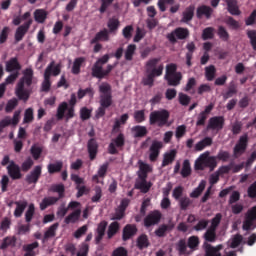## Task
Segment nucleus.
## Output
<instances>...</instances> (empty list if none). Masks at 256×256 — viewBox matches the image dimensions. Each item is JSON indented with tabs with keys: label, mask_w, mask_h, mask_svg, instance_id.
Listing matches in <instances>:
<instances>
[{
	"label": "nucleus",
	"mask_w": 256,
	"mask_h": 256,
	"mask_svg": "<svg viewBox=\"0 0 256 256\" xmlns=\"http://www.w3.org/2000/svg\"><path fill=\"white\" fill-rule=\"evenodd\" d=\"M62 168H63V163L61 161H58L55 164L48 165V172L50 174L58 173L62 170Z\"/></svg>",
	"instance_id": "6e6d98bb"
},
{
	"label": "nucleus",
	"mask_w": 256,
	"mask_h": 256,
	"mask_svg": "<svg viewBox=\"0 0 256 256\" xmlns=\"http://www.w3.org/2000/svg\"><path fill=\"white\" fill-rule=\"evenodd\" d=\"M203 239H205L207 243H215V241H217L216 230L213 228H208L203 234Z\"/></svg>",
	"instance_id": "7c9ffc66"
},
{
	"label": "nucleus",
	"mask_w": 256,
	"mask_h": 256,
	"mask_svg": "<svg viewBox=\"0 0 256 256\" xmlns=\"http://www.w3.org/2000/svg\"><path fill=\"white\" fill-rule=\"evenodd\" d=\"M192 169L191 164L189 160H184L182 163V171H180V175H182L183 178H187L191 175Z\"/></svg>",
	"instance_id": "79ce46f5"
},
{
	"label": "nucleus",
	"mask_w": 256,
	"mask_h": 256,
	"mask_svg": "<svg viewBox=\"0 0 256 256\" xmlns=\"http://www.w3.org/2000/svg\"><path fill=\"white\" fill-rule=\"evenodd\" d=\"M113 143L116 145L118 148H122L125 145V136L123 133L118 134L116 138L113 140Z\"/></svg>",
	"instance_id": "0e129e2a"
},
{
	"label": "nucleus",
	"mask_w": 256,
	"mask_h": 256,
	"mask_svg": "<svg viewBox=\"0 0 256 256\" xmlns=\"http://www.w3.org/2000/svg\"><path fill=\"white\" fill-rule=\"evenodd\" d=\"M107 26L110 34H116L120 27V21L117 18H111L109 19Z\"/></svg>",
	"instance_id": "c9c22d12"
},
{
	"label": "nucleus",
	"mask_w": 256,
	"mask_h": 256,
	"mask_svg": "<svg viewBox=\"0 0 256 256\" xmlns=\"http://www.w3.org/2000/svg\"><path fill=\"white\" fill-rule=\"evenodd\" d=\"M87 147H88V152H89L90 159L94 160L97 156L98 148H99L97 140L94 139V138L90 139L88 141Z\"/></svg>",
	"instance_id": "a211bd4d"
},
{
	"label": "nucleus",
	"mask_w": 256,
	"mask_h": 256,
	"mask_svg": "<svg viewBox=\"0 0 256 256\" xmlns=\"http://www.w3.org/2000/svg\"><path fill=\"white\" fill-rule=\"evenodd\" d=\"M162 218V214L158 210L150 212V214L144 218V227H153V225H158Z\"/></svg>",
	"instance_id": "6e6552de"
},
{
	"label": "nucleus",
	"mask_w": 256,
	"mask_h": 256,
	"mask_svg": "<svg viewBox=\"0 0 256 256\" xmlns=\"http://www.w3.org/2000/svg\"><path fill=\"white\" fill-rule=\"evenodd\" d=\"M34 120V110L32 108H28L24 114V123H31Z\"/></svg>",
	"instance_id": "e2e57ef3"
},
{
	"label": "nucleus",
	"mask_w": 256,
	"mask_h": 256,
	"mask_svg": "<svg viewBox=\"0 0 256 256\" xmlns=\"http://www.w3.org/2000/svg\"><path fill=\"white\" fill-rule=\"evenodd\" d=\"M110 40V32L108 29H103L96 34V36L91 40V44H96L99 42H108Z\"/></svg>",
	"instance_id": "f3484780"
},
{
	"label": "nucleus",
	"mask_w": 256,
	"mask_h": 256,
	"mask_svg": "<svg viewBox=\"0 0 256 256\" xmlns=\"http://www.w3.org/2000/svg\"><path fill=\"white\" fill-rule=\"evenodd\" d=\"M59 201V198L56 197H45L40 203V209L45 210L47 207L56 204Z\"/></svg>",
	"instance_id": "4c0bfd02"
},
{
	"label": "nucleus",
	"mask_w": 256,
	"mask_h": 256,
	"mask_svg": "<svg viewBox=\"0 0 256 256\" xmlns=\"http://www.w3.org/2000/svg\"><path fill=\"white\" fill-rule=\"evenodd\" d=\"M86 61V59L84 57H79L77 59H75L74 63H73V67H72V73L74 75H78L81 72V66L82 64Z\"/></svg>",
	"instance_id": "a19ab883"
},
{
	"label": "nucleus",
	"mask_w": 256,
	"mask_h": 256,
	"mask_svg": "<svg viewBox=\"0 0 256 256\" xmlns=\"http://www.w3.org/2000/svg\"><path fill=\"white\" fill-rule=\"evenodd\" d=\"M205 256H222L221 249H223V245L219 244L216 247L212 246L211 244L204 242L203 244Z\"/></svg>",
	"instance_id": "4468645a"
},
{
	"label": "nucleus",
	"mask_w": 256,
	"mask_h": 256,
	"mask_svg": "<svg viewBox=\"0 0 256 256\" xmlns=\"http://www.w3.org/2000/svg\"><path fill=\"white\" fill-rule=\"evenodd\" d=\"M33 165H34L33 159H32L31 157H28V158L22 163L20 169H21L23 172H28V171L32 168Z\"/></svg>",
	"instance_id": "052dcab7"
},
{
	"label": "nucleus",
	"mask_w": 256,
	"mask_h": 256,
	"mask_svg": "<svg viewBox=\"0 0 256 256\" xmlns=\"http://www.w3.org/2000/svg\"><path fill=\"white\" fill-rule=\"evenodd\" d=\"M199 245H200V239L198 236H190L187 239V247L188 249H190V253H193V251H197Z\"/></svg>",
	"instance_id": "c85d7f7f"
},
{
	"label": "nucleus",
	"mask_w": 256,
	"mask_h": 256,
	"mask_svg": "<svg viewBox=\"0 0 256 256\" xmlns=\"http://www.w3.org/2000/svg\"><path fill=\"white\" fill-rule=\"evenodd\" d=\"M216 75V68L213 65L205 67V78L208 81H213Z\"/></svg>",
	"instance_id": "3c124183"
},
{
	"label": "nucleus",
	"mask_w": 256,
	"mask_h": 256,
	"mask_svg": "<svg viewBox=\"0 0 256 256\" xmlns=\"http://www.w3.org/2000/svg\"><path fill=\"white\" fill-rule=\"evenodd\" d=\"M50 73L49 69L47 70L46 73H44V82L42 83V91L43 92H49L51 88V81H50Z\"/></svg>",
	"instance_id": "603ef678"
},
{
	"label": "nucleus",
	"mask_w": 256,
	"mask_h": 256,
	"mask_svg": "<svg viewBox=\"0 0 256 256\" xmlns=\"http://www.w3.org/2000/svg\"><path fill=\"white\" fill-rule=\"evenodd\" d=\"M190 32L187 28H176L172 31V33L168 34V36H166V38H168V41H170V43L175 44L177 42V39L179 40H185L187 37H189Z\"/></svg>",
	"instance_id": "423d86ee"
},
{
	"label": "nucleus",
	"mask_w": 256,
	"mask_h": 256,
	"mask_svg": "<svg viewBox=\"0 0 256 256\" xmlns=\"http://www.w3.org/2000/svg\"><path fill=\"white\" fill-rule=\"evenodd\" d=\"M80 216H81V210L80 209L75 210L65 218L66 225H70V223H77V221H79L80 219Z\"/></svg>",
	"instance_id": "e433bc0d"
},
{
	"label": "nucleus",
	"mask_w": 256,
	"mask_h": 256,
	"mask_svg": "<svg viewBox=\"0 0 256 256\" xmlns=\"http://www.w3.org/2000/svg\"><path fill=\"white\" fill-rule=\"evenodd\" d=\"M187 242L185 239L178 240L176 243V251H178V255H191V252L187 250Z\"/></svg>",
	"instance_id": "a878e982"
},
{
	"label": "nucleus",
	"mask_w": 256,
	"mask_h": 256,
	"mask_svg": "<svg viewBox=\"0 0 256 256\" xmlns=\"http://www.w3.org/2000/svg\"><path fill=\"white\" fill-rule=\"evenodd\" d=\"M68 109V103L67 102H63L59 105L58 109H57V119L58 120H62L65 117V112Z\"/></svg>",
	"instance_id": "864d4df0"
},
{
	"label": "nucleus",
	"mask_w": 256,
	"mask_h": 256,
	"mask_svg": "<svg viewBox=\"0 0 256 256\" xmlns=\"http://www.w3.org/2000/svg\"><path fill=\"white\" fill-rule=\"evenodd\" d=\"M247 195L249 198H256V181H254L247 189Z\"/></svg>",
	"instance_id": "774afa93"
},
{
	"label": "nucleus",
	"mask_w": 256,
	"mask_h": 256,
	"mask_svg": "<svg viewBox=\"0 0 256 256\" xmlns=\"http://www.w3.org/2000/svg\"><path fill=\"white\" fill-rule=\"evenodd\" d=\"M174 229V225L170 224H162L156 231H154V234H156V237H165L167 235V231H172Z\"/></svg>",
	"instance_id": "c756f323"
},
{
	"label": "nucleus",
	"mask_w": 256,
	"mask_h": 256,
	"mask_svg": "<svg viewBox=\"0 0 256 256\" xmlns=\"http://www.w3.org/2000/svg\"><path fill=\"white\" fill-rule=\"evenodd\" d=\"M49 70V78L51 76H58L61 73V64H56L55 61H52L45 70V73Z\"/></svg>",
	"instance_id": "393cba45"
},
{
	"label": "nucleus",
	"mask_w": 256,
	"mask_h": 256,
	"mask_svg": "<svg viewBox=\"0 0 256 256\" xmlns=\"http://www.w3.org/2000/svg\"><path fill=\"white\" fill-rule=\"evenodd\" d=\"M34 214H35V206H34V204H30L28 207V210L25 213L26 223H31Z\"/></svg>",
	"instance_id": "13d9d810"
},
{
	"label": "nucleus",
	"mask_w": 256,
	"mask_h": 256,
	"mask_svg": "<svg viewBox=\"0 0 256 256\" xmlns=\"http://www.w3.org/2000/svg\"><path fill=\"white\" fill-rule=\"evenodd\" d=\"M42 175V166L37 165L34 169L26 176V182L28 184H36Z\"/></svg>",
	"instance_id": "9b49d317"
},
{
	"label": "nucleus",
	"mask_w": 256,
	"mask_h": 256,
	"mask_svg": "<svg viewBox=\"0 0 256 256\" xmlns=\"http://www.w3.org/2000/svg\"><path fill=\"white\" fill-rule=\"evenodd\" d=\"M59 227V223H55L52 226L49 227V229L45 232L44 237L42 239L43 243H46L48 239H51L56 235V231Z\"/></svg>",
	"instance_id": "f704fd0d"
},
{
	"label": "nucleus",
	"mask_w": 256,
	"mask_h": 256,
	"mask_svg": "<svg viewBox=\"0 0 256 256\" xmlns=\"http://www.w3.org/2000/svg\"><path fill=\"white\" fill-rule=\"evenodd\" d=\"M152 186L153 183L148 181H138L134 184V188L139 189L142 193H148Z\"/></svg>",
	"instance_id": "2f4dec72"
},
{
	"label": "nucleus",
	"mask_w": 256,
	"mask_h": 256,
	"mask_svg": "<svg viewBox=\"0 0 256 256\" xmlns=\"http://www.w3.org/2000/svg\"><path fill=\"white\" fill-rule=\"evenodd\" d=\"M137 231V227L133 224H128L124 226V229L122 230V241H129L131 237L135 236Z\"/></svg>",
	"instance_id": "dca6fc26"
},
{
	"label": "nucleus",
	"mask_w": 256,
	"mask_h": 256,
	"mask_svg": "<svg viewBox=\"0 0 256 256\" xmlns=\"http://www.w3.org/2000/svg\"><path fill=\"white\" fill-rule=\"evenodd\" d=\"M225 119L222 116H215L208 120L207 129L221 131L224 128Z\"/></svg>",
	"instance_id": "1a4fd4ad"
},
{
	"label": "nucleus",
	"mask_w": 256,
	"mask_h": 256,
	"mask_svg": "<svg viewBox=\"0 0 256 256\" xmlns=\"http://www.w3.org/2000/svg\"><path fill=\"white\" fill-rule=\"evenodd\" d=\"M169 118L170 112L166 109H160L150 113L149 123L150 125H156L160 128L164 126L169 127L171 125V123H169Z\"/></svg>",
	"instance_id": "f03ea898"
},
{
	"label": "nucleus",
	"mask_w": 256,
	"mask_h": 256,
	"mask_svg": "<svg viewBox=\"0 0 256 256\" xmlns=\"http://www.w3.org/2000/svg\"><path fill=\"white\" fill-rule=\"evenodd\" d=\"M137 47L134 44H130L128 45V47L126 48V52H124V58L127 61H132L133 60V55L135 54Z\"/></svg>",
	"instance_id": "8fccbe9b"
},
{
	"label": "nucleus",
	"mask_w": 256,
	"mask_h": 256,
	"mask_svg": "<svg viewBox=\"0 0 256 256\" xmlns=\"http://www.w3.org/2000/svg\"><path fill=\"white\" fill-rule=\"evenodd\" d=\"M21 168L18 164H16L14 161H11L10 164L7 166V171L9 176L13 180H19L22 178Z\"/></svg>",
	"instance_id": "ddd939ff"
},
{
	"label": "nucleus",
	"mask_w": 256,
	"mask_h": 256,
	"mask_svg": "<svg viewBox=\"0 0 256 256\" xmlns=\"http://www.w3.org/2000/svg\"><path fill=\"white\" fill-rule=\"evenodd\" d=\"M217 35L224 42H227L230 39L228 31L223 26L218 27Z\"/></svg>",
	"instance_id": "5fc2aeb1"
},
{
	"label": "nucleus",
	"mask_w": 256,
	"mask_h": 256,
	"mask_svg": "<svg viewBox=\"0 0 256 256\" xmlns=\"http://www.w3.org/2000/svg\"><path fill=\"white\" fill-rule=\"evenodd\" d=\"M163 148V143L160 141H152V145H150V154L148 155V158L151 162H156L159 158V155L161 153V149Z\"/></svg>",
	"instance_id": "9d476101"
},
{
	"label": "nucleus",
	"mask_w": 256,
	"mask_h": 256,
	"mask_svg": "<svg viewBox=\"0 0 256 256\" xmlns=\"http://www.w3.org/2000/svg\"><path fill=\"white\" fill-rule=\"evenodd\" d=\"M214 38V28L207 27L202 31V39L209 40Z\"/></svg>",
	"instance_id": "bf43d9fd"
},
{
	"label": "nucleus",
	"mask_w": 256,
	"mask_h": 256,
	"mask_svg": "<svg viewBox=\"0 0 256 256\" xmlns=\"http://www.w3.org/2000/svg\"><path fill=\"white\" fill-rule=\"evenodd\" d=\"M71 179L76 183V189L78 190L76 195L77 198H80L83 195H87L90 192V189L88 187H86L85 185L81 186V184L85 183L83 178L79 177L76 174H72Z\"/></svg>",
	"instance_id": "0eeeda50"
},
{
	"label": "nucleus",
	"mask_w": 256,
	"mask_h": 256,
	"mask_svg": "<svg viewBox=\"0 0 256 256\" xmlns=\"http://www.w3.org/2000/svg\"><path fill=\"white\" fill-rule=\"evenodd\" d=\"M159 62H160L159 58L150 59L148 60V62H146V74H149L154 79L156 77L162 76L163 74L164 66L160 65L157 67V64Z\"/></svg>",
	"instance_id": "39448f33"
},
{
	"label": "nucleus",
	"mask_w": 256,
	"mask_h": 256,
	"mask_svg": "<svg viewBox=\"0 0 256 256\" xmlns=\"http://www.w3.org/2000/svg\"><path fill=\"white\" fill-rule=\"evenodd\" d=\"M213 13H214V10L207 5L199 6L196 9V17L198 19H202L204 17L206 20H209L211 19Z\"/></svg>",
	"instance_id": "2eb2a0df"
},
{
	"label": "nucleus",
	"mask_w": 256,
	"mask_h": 256,
	"mask_svg": "<svg viewBox=\"0 0 256 256\" xmlns=\"http://www.w3.org/2000/svg\"><path fill=\"white\" fill-rule=\"evenodd\" d=\"M100 105L109 108L113 104L112 87L108 83H102L99 86Z\"/></svg>",
	"instance_id": "20e7f679"
},
{
	"label": "nucleus",
	"mask_w": 256,
	"mask_h": 256,
	"mask_svg": "<svg viewBox=\"0 0 256 256\" xmlns=\"http://www.w3.org/2000/svg\"><path fill=\"white\" fill-rule=\"evenodd\" d=\"M178 204L180 205V210L186 211L193 204V200L187 196H184L178 200Z\"/></svg>",
	"instance_id": "49530a36"
},
{
	"label": "nucleus",
	"mask_w": 256,
	"mask_h": 256,
	"mask_svg": "<svg viewBox=\"0 0 256 256\" xmlns=\"http://www.w3.org/2000/svg\"><path fill=\"white\" fill-rule=\"evenodd\" d=\"M206 187V181L201 180L198 186L190 193L191 198H197L199 197L202 192L205 190Z\"/></svg>",
	"instance_id": "ea45409f"
},
{
	"label": "nucleus",
	"mask_w": 256,
	"mask_h": 256,
	"mask_svg": "<svg viewBox=\"0 0 256 256\" xmlns=\"http://www.w3.org/2000/svg\"><path fill=\"white\" fill-rule=\"evenodd\" d=\"M225 23L234 30H238L240 28V23L232 17L226 18Z\"/></svg>",
	"instance_id": "69168bd1"
},
{
	"label": "nucleus",
	"mask_w": 256,
	"mask_h": 256,
	"mask_svg": "<svg viewBox=\"0 0 256 256\" xmlns=\"http://www.w3.org/2000/svg\"><path fill=\"white\" fill-rule=\"evenodd\" d=\"M177 156V151L175 149L170 150V152L164 153V158L162 159V168L172 164Z\"/></svg>",
	"instance_id": "aec40b11"
},
{
	"label": "nucleus",
	"mask_w": 256,
	"mask_h": 256,
	"mask_svg": "<svg viewBox=\"0 0 256 256\" xmlns=\"http://www.w3.org/2000/svg\"><path fill=\"white\" fill-rule=\"evenodd\" d=\"M16 237H6L3 239V242L0 246V249H7V247H15L16 245Z\"/></svg>",
	"instance_id": "09e8293b"
},
{
	"label": "nucleus",
	"mask_w": 256,
	"mask_h": 256,
	"mask_svg": "<svg viewBox=\"0 0 256 256\" xmlns=\"http://www.w3.org/2000/svg\"><path fill=\"white\" fill-rule=\"evenodd\" d=\"M23 83H24L23 81L18 83L17 89H16V95L18 96V98L20 100H23L24 102H27L30 95L27 91L24 90Z\"/></svg>",
	"instance_id": "cd10ccee"
},
{
	"label": "nucleus",
	"mask_w": 256,
	"mask_h": 256,
	"mask_svg": "<svg viewBox=\"0 0 256 256\" xmlns=\"http://www.w3.org/2000/svg\"><path fill=\"white\" fill-rule=\"evenodd\" d=\"M248 39L250 40V45L254 51H256V31L248 30L246 32Z\"/></svg>",
	"instance_id": "4d7b16f0"
},
{
	"label": "nucleus",
	"mask_w": 256,
	"mask_h": 256,
	"mask_svg": "<svg viewBox=\"0 0 256 256\" xmlns=\"http://www.w3.org/2000/svg\"><path fill=\"white\" fill-rule=\"evenodd\" d=\"M132 133H134V137L142 138L148 134V130L145 126L136 125L132 127Z\"/></svg>",
	"instance_id": "72a5a7b5"
},
{
	"label": "nucleus",
	"mask_w": 256,
	"mask_h": 256,
	"mask_svg": "<svg viewBox=\"0 0 256 256\" xmlns=\"http://www.w3.org/2000/svg\"><path fill=\"white\" fill-rule=\"evenodd\" d=\"M194 12H195V6L191 5L187 7L182 14V22L184 23L190 22L194 17Z\"/></svg>",
	"instance_id": "473e14b6"
},
{
	"label": "nucleus",
	"mask_w": 256,
	"mask_h": 256,
	"mask_svg": "<svg viewBox=\"0 0 256 256\" xmlns=\"http://www.w3.org/2000/svg\"><path fill=\"white\" fill-rule=\"evenodd\" d=\"M206 167V154L200 155L194 163V168L196 170H204Z\"/></svg>",
	"instance_id": "c03bdc74"
},
{
	"label": "nucleus",
	"mask_w": 256,
	"mask_h": 256,
	"mask_svg": "<svg viewBox=\"0 0 256 256\" xmlns=\"http://www.w3.org/2000/svg\"><path fill=\"white\" fill-rule=\"evenodd\" d=\"M39 247V242L35 241L30 244H25L23 246V251H25L24 256H36L38 255L39 252H36L35 249H38Z\"/></svg>",
	"instance_id": "6ab92c4d"
},
{
	"label": "nucleus",
	"mask_w": 256,
	"mask_h": 256,
	"mask_svg": "<svg viewBox=\"0 0 256 256\" xmlns=\"http://www.w3.org/2000/svg\"><path fill=\"white\" fill-rule=\"evenodd\" d=\"M238 93V86L234 81L229 83L227 91L222 95L224 100L232 98L234 95Z\"/></svg>",
	"instance_id": "b1692460"
},
{
	"label": "nucleus",
	"mask_w": 256,
	"mask_h": 256,
	"mask_svg": "<svg viewBox=\"0 0 256 256\" xmlns=\"http://www.w3.org/2000/svg\"><path fill=\"white\" fill-rule=\"evenodd\" d=\"M21 65L18 61V58L14 57L11 58L9 61L6 62V71L7 72H13V71H20L21 70Z\"/></svg>",
	"instance_id": "412c9836"
},
{
	"label": "nucleus",
	"mask_w": 256,
	"mask_h": 256,
	"mask_svg": "<svg viewBox=\"0 0 256 256\" xmlns=\"http://www.w3.org/2000/svg\"><path fill=\"white\" fill-rule=\"evenodd\" d=\"M18 106V100L16 98H13L11 100L8 101L5 111L7 113L12 112L16 107Z\"/></svg>",
	"instance_id": "338daca9"
},
{
	"label": "nucleus",
	"mask_w": 256,
	"mask_h": 256,
	"mask_svg": "<svg viewBox=\"0 0 256 256\" xmlns=\"http://www.w3.org/2000/svg\"><path fill=\"white\" fill-rule=\"evenodd\" d=\"M120 229V224L119 222L115 221V222H112L108 228V232H107V235H108V239H112L119 231Z\"/></svg>",
	"instance_id": "37998d69"
},
{
	"label": "nucleus",
	"mask_w": 256,
	"mask_h": 256,
	"mask_svg": "<svg viewBox=\"0 0 256 256\" xmlns=\"http://www.w3.org/2000/svg\"><path fill=\"white\" fill-rule=\"evenodd\" d=\"M149 246H150V242L146 234L140 235L136 240V247H138L140 251H142L143 249H147V247Z\"/></svg>",
	"instance_id": "bb28decb"
},
{
	"label": "nucleus",
	"mask_w": 256,
	"mask_h": 256,
	"mask_svg": "<svg viewBox=\"0 0 256 256\" xmlns=\"http://www.w3.org/2000/svg\"><path fill=\"white\" fill-rule=\"evenodd\" d=\"M225 2L227 5V10L231 15L239 16L241 14L236 0H225Z\"/></svg>",
	"instance_id": "5701e85b"
},
{
	"label": "nucleus",
	"mask_w": 256,
	"mask_h": 256,
	"mask_svg": "<svg viewBox=\"0 0 256 256\" xmlns=\"http://www.w3.org/2000/svg\"><path fill=\"white\" fill-rule=\"evenodd\" d=\"M33 21L30 19L29 21L25 22L23 25L19 26L15 33V41L20 42L23 40L24 36L29 31Z\"/></svg>",
	"instance_id": "f8f14e48"
},
{
	"label": "nucleus",
	"mask_w": 256,
	"mask_h": 256,
	"mask_svg": "<svg viewBox=\"0 0 256 256\" xmlns=\"http://www.w3.org/2000/svg\"><path fill=\"white\" fill-rule=\"evenodd\" d=\"M47 15H48V13L45 10L38 9L34 13V18H35L36 22L42 24V23H44L46 21Z\"/></svg>",
	"instance_id": "a18cd8bd"
},
{
	"label": "nucleus",
	"mask_w": 256,
	"mask_h": 256,
	"mask_svg": "<svg viewBox=\"0 0 256 256\" xmlns=\"http://www.w3.org/2000/svg\"><path fill=\"white\" fill-rule=\"evenodd\" d=\"M14 204L16 205L14 216L16 218H19L22 216L23 212L27 208L28 202L26 200H20V201H15Z\"/></svg>",
	"instance_id": "4be33fe9"
},
{
	"label": "nucleus",
	"mask_w": 256,
	"mask_h": 256,
	"mask_svg": "<svg viewBox=\"0 0 256 256\" xmlns=\"http://www.w3.org/2000/svg\"><path fill=\"white\" fill-rule=\"evenodd\" d=\"M33 70L31 68H28L24 72V77L19 81H23V87L26 84L28 87L31 86L32 80H33Z\"/></svg>",
	"instance_id": "58836bf2"
},
{
	"label": "nucleus",
	"mask_w": 256,
	"mask_h": 256,
	"mask_svg": "<svg viewBox=\"0 0 256 256\" xmlns=\"http://www.w3.org/2000/svg\"><path fill=\"white\" fill-rule=\"evenodd\" d=\"M50 191L58 193L59 196L56 198H59V200L65 196V186L63 184L52 185Z\"/></svg>",
	"instance_id": "de8ad7c7"
},
{
	"label": "nucleus",
	"mask_w": 256,
	"mask_h": 256,
	"mask_svg": "<svg viewBox=\"0 0 256 256\" xmlns=\"http://www.w3.org/2000/svg\"><path fill=\"white\" fill-rule=\"evenodd\" d=\"M110 60V55L106 54L103 57L99 58L97 62L92 67V77L97 79H104L113 71V69L116 67L115 65L109 64L107 66L106 70H103V65L107 64Z\"/></svg>",
	"instance_id": "f257e3e1"
},
{
	"label": "nucleus",
	"mask_w": 256,
	"mask_h": 256,
	"mask_svg": "<svg viewBox=\"0 0 256 256\" xmlns=\"http://www.w3.org/2000/svg\"><path fill=\"white\" fill-rule=\"evenodd\" d=\"M145 120H146V117H145L144 110H138V111L134 112V121H136V123H142Z\"/></svg>",
	"instance_id": "680f3d73"
},
{
	"label": "nucleus",
	"mask_w": 256,
	"mask_h": 256,
	"mask_svg": "<svg viewBox=\"0 0 256 256\" xmlns=\"http://www.w3.org/2000/svg\"><path fill=\"white\" fill-rule=\"evenodd\" d=\"M177 65L172 63L166 65V75H164V80L168 83V86L177 87L181 84L183 75L181 72H177Z\"/></svg>",
	"instance_id": "7ed1b4c3"
}]
</instances>
